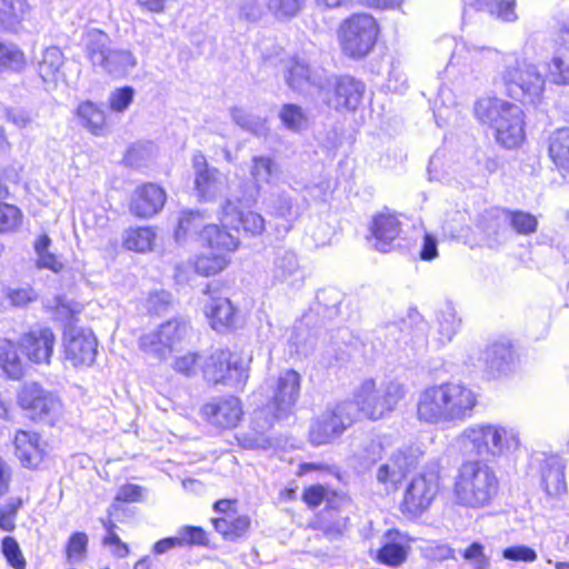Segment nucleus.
Segmentation results:
<instances>
[{"mask_svg": "<svg viewBox=\"0 0 569 569\" xmlns=\"http://www.w3.org/2000/svg\"><path fill=\"white\" fill-rule=\"evenodd\" d=\"M461 557L470 562L473 569H489L490 558L486 553L485 546L479 541L468 545L461 552Z\"/></svg>", "mask_w": 569, "mask_h": 569, "instance_id": "de8ad7c7", "label": "nucleus"}, {"mask_svg": "<svg viewBox=\"0 0 569 569\" xmlns=\"http://www.w3.org/2000/svg\"><path fill=\"white\" fill-rule=\"evenodd\" d=\"M199 356L197 353H187L176 359L174 369L186 376L196 373Z\"/></svg>", "mask_w": 569, "mask_h": 569, "instance_id": "0e129e2a", "label": "nucleus"}, {"mask_svg": "<svg viewBox=\"0 0 569 569\" xmlns=\"http://www.w3.org/2000/svg\"><path fill=\"white\" fill-rule=\"evenodd\" d=\"M156 232L149 227L136 228L127 231L124 244L129 250L146 252L152 249Z\"/></svg>", "mask_w": 569, "mask_h": 569, "instance_id": "37998d69", "label": "nucleus"}, {"mask_svg": "<svg viewBox=\"0 0 569 569\" xmlns=\"http://www.w3.org/2000/svg\"><path fill=\"white\" fill-rule=\"evenodd\" d=\"M413 538H407L393 531V567L403 563L411 551Z\"/></svg>", "mask_w": 569, "mask_h": 569, "instance_id": "052dcab7", "label": "nucleus"}, {"mask_svg": "<svg viewBox=\"0 0 569 569\" xmlns=\"http://www.w3.org/2000/svg\"><path fill=\"white\" fill-rule=\"evenodd\" d=\"M212 523L223 538L234 540L248 530L250 519L247 516L226 515L213 519Z\"/></svg>", "mask_w": 569, "mask_h": 569, "instance_id": "473e14b6", "label": "nucleus"}, {"mask_svg": "<svg viewBox=\"0 0 569 569\" xmlns=\"http://www.w3.org/2000/svg\"><path fill=\"white\" fill-rule=\"evenodd\" d=\"M2 553L12 568H26V559L17 540L13 537L8 536L2 539Z\"/></svg>", "mask_w": 569, "mask_h": 569, "instance_id": "864d4df0", "label": "nucleus"}, {"mask_svg": "<svg viewBox=\"0 0 569 569\" xmlns=\"http://www.w3.org/2000/svg\"><path fill=\"white\" fill-rule=\"evenodd\" d=\"M390 409L388 387L377 388L375 380H366L356 395V403L342 402L322 412L311 425L309 438L315 446L327 445L350 427L358 412L377 420Z\"/></svg>", "mask_w": 569, "mask_h": 569, "instance_id": "7ed1b4c3", "label": "nucleus"}, {"mask_svg": "<svg viewBox=\"0 0 569 569\" xmlns=\"http://www.w3.org/2000/svg\"><path fill=\"white\" fill-rule=\"evenodd\" d=\"M220 222L224 228L238 230L241 226L243 232L259 236L264 231V219L261 214L248 211L242 212L238 204L227 199L221 206Z\"/></svg>", "mask_w": 569, "mask_h": 569, "instance_id": "f3484780", "label": "nucleus"}, {"mask_svg": "<svg viewBox=\"0 0 569 569\" xmlns=\"http://www.w3.org/2000/svg\"><path fill=\"white\" fill-rule=\"evenodd\" d=\"M226 229L223 226L220 228L218 224L209 223L201 231V241L208 246L209 250L228 256L238 249L239 239Z\"/></svg>", "mask_w": 569, "mask_h": 569, "instance_id": "cd10ccee", "label": "nucleus"}, {"mask_svg": "<svg viewBox=\"0 0 569 569\" xmlns=\"http://www.w3.org/2000/svg\"><path fill=\"white\" fill-rule=\"evenodd\" d=\"M492 13L503 20L513 21L517 18L516 14V1L515 0H496L495 9Z\"/></svg>", "mask_w": 569, "mask_h": 569, "instance_id": "e2e57ef3", "label": "nucleus"}, {"mask_svg": "<svg viewBox=\"0 0 569 569\" xmlns=\"http://www.w3.org/2000/svg\"><path fill=\"white\" fill-rule=\"evenodd\" d=\"M22 218V211L17 206L0 201V233L17 231Z\"/></svg>", "mask_w": 569, "mask_h": 569, "instance_id": "a18cd8bd", "label": "nucleus"}, {"mask_svg": "<svg viewBox=\"0 0 569 569\" xmlns=\"http://www.w3.org/2000/svg\"><path fill=\"white\" fill-rule=\"evenodd\" d=\"M26 0L0 1V28L8 31H17L18 27L28 13Z\"/></svg>", "mask_w": 569, "mask_h": 569, "instance_id": "2f4dec72", "label": "nucleus"}, {"mask_svg": "<svg viewBox=\"0 0 569 569\" xmlns=\"http://www.w3.org/2000/svg\"><path fill=\"white\" fill-rule=\"evenodd\" d=\"M51 239L47 234H41L34 242V251L37 254V267L59 272L63 268V263L49 249Z\"/></svg>", "mask_w": 569, "mask_h": 569, "instance_id": "4c0bfd02", "label": "nucleus"}, {"mask_svg": "<svg viewBox=\"0 0 569 569\" xmlns=\"http://www.w3.org/2000/svg\"><path fill=\"white\" fill-rule=\"evenodd\" d=\"M263 14L261 0H242L238 7V19L246 22H257Z\"/></svg>", "mask_w": 569, "mask_h": 569, "instance_id": "4d7b16f0", "label": "nucleus"}, {"mask_svg": "<svg viewBox=\"0 0 569 569\" xmlns=\"http://www.w3.org/2000/svg\"><path fill=\"white\" fill-rule=\"evenodd\" d=\"M86 56L94 68L116 77L127 76L138 63L132 51L111 48L107 33L92 29L84 34Z\"/></svg>", "mask_w": 569, "mask_h": 569, "instance_id": "423d86ee", "label": "nucleus"}, {"mask_svg": "<svg viewBox=\"0 0 569 569\" xmlns=\"http://www.w3.org/2000/svg\"><path fill=\"white\" fill-rule=\"evenodd\" d=\"M519 353L512 342L496 340L483 350L485 371L490 379L507 376L515 371Z\"/></svg>", "mask_w": 569, "mask_h": 569, "instance_id": "2eb2a0df", "label": "nucleus"}, {"mask_svg": "<svg viewBox=\"0 0 569 569\" xmlns=\"http://www.w3.org/2000/svg\"><path fill=\"white\" fill-rule=\"evenodd\" d=\"M276 282L292 283L302 278L298 256L292 250L279 249L276 251L271 269Z\"/></svg>", "mask_w": 569, "mask_h": 569, "instance_id": "393cba45", "label": "nucleus"}, {"mask_svg": "<svg viewBox=\"0 0 569 569\" xmlns=\"http://www.w3.org/2000/svg\"><path fill=\"white\" fill-rule=\"evenodd\" d=\"M547 77L555 86H569V48L560 49L555 42V52L547 63Z\"/></svg>", "mask_w": 569, "mask_h": 569, "instance_id": "7c9ffc66", "label": "nucleus"}, {"mask_svg": "<svg viewBox=\"0 0 569 569\" xmlns=\"http://www.w3.org/2000/svg\"><path fill=\"white\" fill-rule=\"evenodd\" d=\"M166 199V192L161 187L146 183L134 190L130 211L137 217L150 218L162 209Z\"/></svg>", "mask_w": 569, "mask_h": 569, "instance_id": "412c9836", "label": "nucleus"}, {"mask_svg": "<svg viewBox=\"0 0 569 569\" xmlns=\"http://www.w3.org/2000/svg\"><path fill=\"white\" fill-rule=\"evenodd\" d=\"M88 547V536L84 532H74L70 536L66 556L70 563H79L86 556Z\"/></svg>", "mask_w": 569, "mask_h": 569, "instance_id": "8fccbe9b", "label": "nucleus"}, {"mask_svg": "<svg viewBox=\"0 0 569 569\" xmlns=\"http://www.w3.org/2000/svg\"><path fill=\"white\" fill-rule=\"evenodd\" d=\"M419 257L425 261H431L438 257L437 239L432 234H423V242L422 248L419 251Z\"/></svg>", "mask_w": 569, "mask_h": 569, "instance_id": "338daca9", "label": "nucleus"}, {"mask_svg": "<svg viewBox=\"0 0 569 569\" xmlns=\"http://www.w3.org/2000/svg\"><path fill=\"white\" fill-rule=\"evenodd\" d=\"M6 297L14 307H24L29 302L36 300L37 293L30 287L26 288H9L6 291Z\"/></svg>", "mask_w": 569, "mask_h": 569, "instance_id": "680f3d73", "label": "nucleus"}, {"mask_svg": "<svg viewBox=\"0 0 569 569\" xmlns=\"http://www.w3.org/2000/svg\"><path fill=\"white\" fill-rule=\"evenodd\" d=\"M63 349L66 360L73 367H90L96 360L98 341L91 330L71 326L64 332Z\"/></svg>", "mask_w": 569, "mask_h": 569, "instance_id": "ddd939ff", "label": "nucleus"}, {"mask_svg": "<svg viewBox=\"0 0 569 569\" xmlns=\"http://www.w3.org/2000/svg\"><path fill=\"white\" fill-rule=\"evenodd\" d=\"M0 367L11 379L18 380L23 375V367L17 348L13 342L6 338H0Z\"/></svg>", "mask_w": 569, "mask_h": 569, "instance_id": "f704fd0d", "label": "nucleus"}, {"mask_svg": "<svg viewBox=\"0 0 569 569\" xmlns=\"http://www.w3.org/2000/svg\"><path fill=\"white\" fill-rule=\"evenodd\" d=\"M189 326L180 319H171L157 329L144 333L139 339V346L142 351L157 358H167L188 335Z\"/></svg>", "mask_w": 569, "mask_h": 569, "instance_id": "f8f14e48", "label": "nucleus"}, {"mask_svg": "<svg viewBox=\"0 0 569 569\" xmlns=\"http://www.w3.org/2000/svg\"><path fill=\"white\" fill-rule=\"evenodd\" d=\"M201 415L216 428L232 429L243 417L242 402L234 396L212 398L202 406Z\"/></svg>", "mask_w": 569, "mask_h": 569, "instance_id": "4468645a", "label": "nucleus"}, {"mask_svg": "<svg viewBox=\"0 0 569 569\" xmlns=\"http://www.w3.org/2000/svg\"><path fill=\"white\" fill-rule=\"evenodd\" d=\"M252 356L243 351L219 349L203 361L201 369L207 381L243 389L249 380Z\"/></svg>", "mask_w": 569, "mask_h": 569, "instance_id": "0eeeda50", "label": "nucleus"}, {"mask_svg": "<svg viewBox=\"0 0 569 569\" xmlns=\"http://www.w3.org/2000/svg\"><path fill=\"white\" fill-rule=\"evenodd\" d=\"M438 473L422 472L407 486L399 503L401 513L408 518H417L427 511L433 502L439 489Z\"/></svg>", "mask_w": 569, "mask_h": 569, "instance_id": "9b49d317", "label": "nucleus"}, {"mask_svg": "<svg viewBox=\"0 0 569 569\" xmlns=\"http://www.w3.org/2000/svg\"><path fill=\"white\" fill-rule=\"evenodd\" d=\"M506 217L510 228L518 236H531L538 231V218L528 211L507 210Z\"/></svg>", "mask_w": 569, "mask_h": 569, "instance_id": "c9c22d12", "label": "nucleus"}, {"mask_svg": "<svg viewBox=\"0 0 569 569\" xmlns=\"http://www.w3.org/2000/svg\"><path fill=\"white\" fill-rule=\"evenodd\" d=\"M56 337L49 328H34L20 339V348L34 363H49L53 353Z\"/></svg>", "mask_w": 569, "mask_h": 569, "instance_id": "a211bd4d", "label": "nucleus"}, {"mask_svg": "<svg viewBox=\"0 0 569 569\" xmlns=\"http://www.w3.org/2000/svg\"><path fill=\"white\" fill-rule=\"evenodd\" d=\"M477 406L478 395L468 385L446 381L421 391L417 417L427 423L465 420Z\"/></svg>", "mask_w": 569, "mask_h": 569, "instance_id": "20e7f679", "label": "nucleus"}, {"mask_svg": "<svg viewBox=\"0 0 569 569\" xmlns=\"http://www.w3.org/2000/svg\"><path fill=\"white\" fill-rule=\"evenodd\" d=\"M271 213L287 221H293L299 217L298 207L293 204V200L289 194H277L271 202Z\"/></svg>", "mask_w": 569, "mask_h": 569, "instance_id": "49530a36", "label": "nucleus"}, {"mask_svg": "<svg viewBox=\"0 0 569 569\" xmlns=\"http://www.w3.org/2000/svg\"><path fill=\"white\" fill-rule=\"evenodd\" d=\"M460 438L478 456H500L519 447L518 433L500 425H471L461 432Z\"/></svg>", "mask_w": 569, "mask_h": 569, "instance_id": "6e6552de", "label": "nucleus"}, {"mask_svg": "<svg viewBox=\"0 0 569 569\" xmlns=\"http://www.w3.org/2000/svg\"><path fill=\"white\" fill-rule=\"evenodd\" d=\"M547 154L562 178H569V127L552 130L546 140Z\"/></svg>", "mask_w": 569, "mask_h": 569, "instance_id": "4be33fe9", "label": "nucleus"}, {"mask_svg": "<svg viewBox=\"0 0 569 569\" xmlns=\"http://www.w3.org/2000/svg\"><path fill=\"white\" fill-rule=\"evenodd\" d=\"M76 118L81 127L93 136H103L107 131L104 111L92 101H83L76 109Z\"/></svg>", "mask_w": 569, "mask_h": 569, "instance_id": "bb28decb", "label": "nucleus"}, {"mask_svg": "<svg viewBox=\"0 0 569 569\" xmlns=\"http://www.w3.org/2000/svg\"><path fill=\"white\" fill-rule=\"evenodd\" d=\"M24 56L14 44L0 43V70L3 68L21 69Z\"/></svg>", "mask_w": 569, "mask_h": 569, "instance_id": "5fc2aeb1", "label": "nucleus"}, {"mask_svg": "<svg viewBox=\"0 0 569 569\" xmlns=\"http://www.w3.org/2000/svg\"><path fill=\"white\" fill-rule=\"evenodd\" d=\"M366 459H368L371 465L379 463L376 479L378 483L385 485L386 491H388V480L390 476L389 457H387L383 447L379 442H372L367 449Z\"/></svg>", "mask_w": 569, "mask_h": 569, "instance_id": "a19ab883", "label": "nucleus"}, {"mask_svg": "<svg viewBox=\"0 0 569 569\" xmlns=\"http://www.w3.org/2000/svg\"><path fill=\"white\" fill-rule=\"evenodd\" d=\"M439 323V339L441 342H449L457 335L461 319L455 312H442L438 319Z\"/></svg>", "mask_w": 569, "mask_h": 569, "instance_id": "603ef678", "label": "nucleus"}, {"mask_svg": "<svg viewBox=\"0 0 569 569\" xmlns=\"http://www.w3.org/2000/svg\"><path fill=\"white\" fill-rule=\"evenodd\" d=\"M499 491L500 482L496 471L478 459L462 461L451 486L453 502L468 509L490 506Z\"/></svg>", "mask_w": 569, "mask_h": 569, "instance_id": "39448f33", "label": "nucleus"}, {"mask_svg": "<svg viewBox=\"0 0 569 569\" xmlns=\"http://www.w3.org/2000/svg\"><path fill=\"white\" fill-rule=\"evenodd\" d=\"M229 114L234 124L254 136H266L269 131L268 121L264 117L256 114L243 107H231Z\"/></svg>", "mask_w": 569, "mask_h": 569, "instance_id": "c85d7f7f", "label": "nucleus"}, {"mask_svg": "<svg viewBox=\"0 0 569 569\" xmlns=\"http://www.w3.org/2000/svg\"><path fill=\"white\" fill-rule=\"evenodd\" d=\"M142 498V488L138 485H124L122 486L116 496V499L123 502H136Z\"/></svg>", "mask_w": 569, "mask_h": 569, "instance_id": "69168bd1", "label": "nucleus"}, {"mask_svg": "<svg viewBox=\"0 0 569 569\" xmlns=\"http://www.w3.org/2000/svg\"><path fill=\"white\" fill-rule=\"evenodd\" d=\"M16 456L27 468H36L42 460L43 450L37 433L18 431L14 438Z\"/></svg>", "mask_w": 569, "mask_h": 569, "instance_id": "a878e982", "label": "nucleus"}, {"mask_svg": "<svg viewBox=\"0 0 569 569\" xmlns=\"http://www.w3.org/2000/svg\"><path fill=\"white\" fill-rule=\"evenodd\" d=\"M64 63L62 51L58 47H49L42 51L37 69L47 90L54 89L62 78L61 68Z\"/></svg>", "mask_w": 569, "mask_h": 569, "instance_id": "b1692460", "label": "nucleus"}, {"mask_svg": "<svg viewBox=\"0 0 569 569\" xmlns=\"http://www.w3.org/2000/svg\"><path fill=\"white\" fill-rule=\"evenodd\" d=\"M502 557L515 562H533L537 559V552L525 545L510 546L502 550Z\"/></svg>", "mask_w": 569, "mask_h": 569, "instance_id": "bf43d9fd", "label": "nucleus"}, {"mask_svg": "<svg viewBox=\"0 0 569 569\" xmlns=\"http://www.w3.org/2000/svg\"><path fill=\"white\" fill-rule=\"evenodd\" d=\"M229 263V258L223 252L210 250L197 258L194 262L196 271L203 276H211L222 271Z\"/></svg>", "mask_w": 569, "mask_h": 569, "instance_id": "ea45409f", "label": "nucleus"}, {"mask_svg": "<svg viewBox=\"0 0 569 569\" xmlns=\"http://www.w3.org/2000/svg\"><path fill=\"white\" fill-rule=\"evenodd\" d=\"M22 506L20 498L10 499L0 507V528L4 531H12L16 527L14 520L18 510Z\"/></svg>", "mask_w": 569, "mask_h": 569, "instance_id": "6e6d98bb", "label": "nucleus"}, {"mask_svg": "<svg viewBox=\"0 0 569 569\" xmlns=\"http://www.w3.org/2000/svg\"><path fill=\"white\" fill-rule=\"evenodd\" d=\"M342 52L361 59L373 49L379 34L376 19L368 13H355L345 19L337 31Z\"/></svg>", "mask_w": 569, "mask_h": 569, "instance_id": "1a4fd4ad", "label": "nucleus"}, {"mask_svg": "<svg viewBox=\"0 0 569 569\" xmlns=\"http://www.w3.org/2000/svg\"><path fill=\"white\" fill-rule=\"evenodd\" d=\"M134 91L131 87L116 89L109 96L111 111L123 112L132 103Z\"/></svg>", "mask_w": 569, "mask_h": 569, "instance_id": "13d9d810", "label": "nucleus"}, {"mask_svg": "<svg viewBox=\"0 0 569 569\" xmlns=\"http://www.w3.org/2000/svg\"><path fill=\"white\" fill-rule=\"evenodd\" d=\"M203 311L217 331L231 328L236 323V309L228 298L209 295Z\"/></svg>", "mask_w": 569, "mask_h": 569, "instance_id": "5701e85b", "label": "nucleus"}, {"mask_svg": "<svg viewBox=\"0 0 569 569\" xmlns=\"http://www.w3.org/2000/svg\"><path fill=\"white\" fill-rule=\"evenodd\" d=\"M546 76L538 64L517 60L503 73V87L509 100L496 96L481 97L473 104V116L492 129L495 141L506 150L520 148L526 141L523 108H537L545 100Z\"/></svg>", "mask_w": 569, "mask_h": 569, "instance_id": "f257e3e1", "label": "nucleus"}, {"mask_svg": "<svg viewBox=\"0 0 569 569\" xmlns=\"http://www.w3.org/2000/svg\"><path fill=\"white\" fill-rule=\"evenodd\" d=\"M18 403L31 419L48 425H54L62 416V403L58 396L36 382L21 388Z\"/></svg>", "mask_w": 569, "mask_h": 569, "instance_id": "9d476101", "label": "nucleus"}, {"mask_svg": "<svg viewBox=\"0 0 569 569\" xmlns=\"http://www.w3.org/2000/svg\"><path fill=\"white\" fill-rule=\"evenodd\" d=\"M279 118L283 127L292 132H301L308 128V116L305 110L297 104L287 103L279 110Z\"/></svg>", "mask_w": 569, "mask_h": 569, "instance_id": "e433bc0d", "label": "nucleus"}, {"mask_svg": "<svg viewBox=\"0 0 569 569\" xmlns=\"http://www.w3.org/2000/svg\"><path fill=\"white\" fill-rule=\"evenodd\" d=\"M177 538L181 547L207 546L209 540L207 532L201 527L183 526L177 531Z\"/></svg>", "mask_w": 569, "mask_h": 569, "instance_id": "3c124183", "label": "nucleus"}, {"mask_svg": "<svg viewBox=\"0 0 569 569\" xmlns=\"http://www.w3.org/2000/svg\"><path fill=\"white\" fill-rule=\"evenodd\" d=\"M326 495L327 490L322 486H312L305 490L303 500L309 507H318Z\"/></svg>", "mask_w": 569, "mask_h": 569, "instance_id": "774afa93", "label": "nucleus"}, {"mask_svg": "<svg viewBox=\"0 0 569 569\" xmlns=\"http://www.w3.org/2000/svg\"><path fill=\"white\" fill-rule=\"evenodd\" d=\"M332 82L330 81V86ZM335 96L329 104L336 110H356L360 104L363 93L365 83L350 76H341L335 78L333 81Z\"/></svg>", "mask_w": 569, "mask_h": 569, "instance_id": "aec40b11", "label": "nucleus"}, {"mask_svg": "<svg viewBox=\"0 0 569 569\" xmlns=\"http://www.w3.org/2000/svg\"><path fill=\"white\" fill-rule=\"evenodd\" d=\"M157 151L152 142H137L128 149L124 161L130 167L141 168L156 158Z\"/></svg>", "mask_w": 569, "mask_h": 569, "instance_id": "79ce46f5", "label": "nucleus"}, {"mask_svg": "<svg viewBox=\"0 0 569 569\" xmlns=\"http://www.w3.org/2000/svg\"><path fill=\"white\" fill-rule=\"evenodd\" d=\"M540 486L549 499H560L567 495L566 465L560 458L551 456L542 461Z\"/></svg>", "mask_w": 569, "mask_h": 569, "instance_id": "6ab92c4d", "label": "nucleus"}, {"mask_svg": "<svg viewBox=\"0 0 569 569\" xmlns=\"http://www.w3.org/2000/svg\"><path fill=\"white\" fill-rule=\"evenodd\" d=\"M278 172V166L270 157L259 156L252 158L250 174L257 190L262 183H269Z\"/></svg>", "mask_w": 569, "mask_h": 569, "instance_id": "58836bf2", "label": "nucleus"}, {"mask_svg": "<svg viewBox=\"0 0 569 569\" xmlns=\"http://www.w3.org/2000/svg\"><path fill=\"white\" fill-rule=\"evenodd\" d=\"M306 0H268V9L277 19H288L297 16Z\"/></svg>", "mask_w": 569, "mask_h": 569, "instance_id": "09e8293b", "label": "nucleus"}, {"mask_svg": "<svg viewBox=\"0 0 569 569\" xmlns=\"http://www.w3.org/2000/svg\"><path fill=\"white\" fill-rule=\"evenodd\" d=\"M286 81L293 90L313 87L325 90L330 87V78L322 68H310L305 59L292 57L286 63Z\"/></svg>", "mask_w": 569, "mask_h": 569, "instance_id": "dca6fc26", "label": "nucleus"}, {"mask_svg": "<svg viewBox=\"0 0 569 569\" xmlns=\"http://www.w3.org/2000/svg\"><path fill=\"white\" fill-rule=\"evenodd\" d=\"M301 376L288 369L278 377H270L264 380L259 390L252 395L254 401L261 402L251 417V427L256 436L242 433L238 437L239 445L249 450L267 449L271 446L269 438L263 433L269 430L273 423L288 417L300 395Z\"/></svg>", "mask_w": 569, "mask_h": 569, "instance_id": "f03ea898", "label": "nucleus"}, {"mask_svg": "<svg viewBox=\"0 0 569 569\" xmlns=\"http://www.w3.org/2000/svg\"><path fill=\"white\" fill-rule=\"evenodd\" d=\"M224 176L216 168H204L194 179L196 189L200 197L211 198L221 191Z\"/></svg>", "mask_w": 569, "mask_h": 569, "instance_id": "72a5a7b5", "label": "nucleus"}, {"mask_svg": "<svg viewBox=\"0 0 569 569\" xmlns=\"http://www.w3.org/2000/svg\"><path fill=\"white\" fill-rule=\"evenodd\" d=\"M206 222V218L202 213L198 211H189L184 212L182 217L179 219L178 228L176 230V239L180 241L188 234H199L201 238V231L203 227L208 226Z\"/></svg>", "mask_w": 569, "mask_h": 569, "instance_id": "c03bdc74", "label": "nucleus"}, {"mask_svg": "<svg viewBox=\"0 0 569 569\" xmlns=\"http://www.w3.org/2000/svg\"><path fill=\"white\" fill-rule=\"evenodd\" d=\"M391 214L380 212L372 218L370 226V236L368 238L371 246L380 252L387 253L391 249Z\"/></svg>", "mask_w": 569, "mask_h": 569, "instance_id": "c756f323", "label": "nucleus"}]
</instances>
